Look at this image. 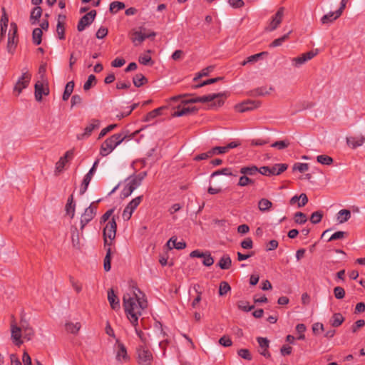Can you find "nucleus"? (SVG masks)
<instances>
[{"instance_id":"1","label":"nucleus","mask_w":365,"mask_h":365,"mask_svg":"<svg viewBox=\"0 0 365 365\" xmlns=\"http://www.w3.org/2000/svg\"><path fill=\"white\" fill-rule=\"evenodd\" d=\"M131 297L129 294H124L123 297V307L127 317L133 327L138 324V317L141 315V311L147 307V302L141 300L134 291Z\"/></svg>"},{"instance_id":"2","label":"nucleus","mask_w":365,"mask_h":365,"mask_svg":"<svg viewBox=\"0 0 365 365\" xmlns=\"http://www.w3.org/2000/svg\"><path fill=\"white\" fill-rule=\"evenodd\" d=\"M126 135L122 133H115L108 138L102 144L100 149V155L103 157L110 154L125 139Z\"/></svg>"},{"instance_id":"3","label":"nucleus","mask_w":365,"mask_h":365,"mask_svg":"<svg viewBox=\"0 0 365 365\" xmlns=\"http://www.w3.org/2000/svg\"><path fill=\"white\" fill-rule=\"evenodd\" d=\"M137 361L139 365H152L153 356L147 346L139 345L136 348Z\"/></svg>"},{"instance_id":"4","label":"nucleus","mask_w":365,"mask_h":365,"mask_svg":"<svg viewBox=\"0 0 365 365\" xmlns=\"http://www.w3.org/2000/svg\"><path fill=\"white\" fill-rule=\"evenodd\" d=\"M99 202H101V200H98L96 202H91L82 214L81 217V230H83L84 227L95 217L97 212V206L96 204Z\"/></svg>"},{"instance_id":"5","label":"nucleus","mask_w":365,"mask_h":365,"mask_svg":"<svg viewBox=\"0 0 365 365\" xmlns=\"http://www.w3.org/2000/svg\"><path fill=\"white\" fill-rule=\"evenodd\" d=\"M228 94L227 92L218 93H212L207 96H203L198 98V103H207L213 101L215 99L218 98L216 102H214L211 106H218L220 107L224 104V100L222 98H227Z\"/></svg>"},{"instance_id":"6","label":"nucleus","mask_w":365,"mask_h":365,"mask_svg":"<svg viewBox=\"0 0 365 365\" xmlns=\"http://www.w3.org/2000/svg\"><path fill=\"white\" fill-rule=\"evenodd\" d=\"M18 43L17 37V26L15 23L11 24V30L9 33L7 51L9 53H13Z\"/></svg>"},{"instance_id":"7","label":"nucleus","mask_w":365,"mask_h":365,"mask_svg":"<svg viewBox=\"0 0 365 365\" xmlns=\"http://www.w3.org/2000/svg\"><path fill=\"white\" fill-rule=\"evenodd\" d=\"M143 200V195L138 196L133 199L128 205L125 207L123 212V218L124 220H129L132 216L133 212L140 205Z\"/></svg>"},{"instance_id":"8","label":"nucleus","mask_w":365,"mask_h":365,"mask_svg":"<svg viewBox=\"0 0 365 365\" xmlns=\"http://www.w3.org/2000/svg\"><path fill=\"white\" fill-rule=\"evenodd\" d=\"M96 14L97 13L96 10H91V11L83 16L78 23L77 30L80 32L83 31L86 26L91 25L93 22Z\"/></svg>"},{"instance_id":"9","label":"nucleus","mask_w":365,"mask_h":365,"mask_svg":"<svg viewBox=\"0 0 365 365\" xmlns=\"http://www.w3.org/2000/svg\"><path fill=\"white\" fill-rule=\"evenodd\" d=\"M31 78V75L27 71H24L16 83L14 91H17L18 94L21 93L23 89L26 88L29 86Z\"/></svg>"},{"instance_id":"10","label":"nucleus","mask_w":365,"mask_h":365,"mask_svg":"<svg viewBox=\"0 0 365 365\" xmlns=\"http://www.w3.org/2000/svg\"><path fill=\"white\" fill-rule=\"evenodd\" d=\"M116 230V222L115 217H113L103 229V238H108L110 240H113L115 237Z\"/></svg>"},{"instance_id":"11","label":"nucleus","mask_w":365,"mask_h":365,"mask_svg":"<svg viewBox=\"0 0 365 365\" xmlns=\"http://www.w3.org/2000/svg\"><path fill=\"white\" fill-rule=\"evenodd\" d=\"M101 126V121L98 119H92L90 123L85 128L84 132L77 135L78 140H83L88 138L94 130L98 129Z\"/></svg>"},{"instance_id":"12","label":"nucleus","mask_w":365,"mask_h":365,"mask_svg":"<svg viewBox=\"0 0 365 365\" xmlns=\"http://www.w3.org/2000/svg\"><path fill=\"white\" fill-rule=\"evenodd\" d=\"M98 160H96L92 166V168L90 169L88 173L84 176V178L83 180L82 184L80 187V195H83L88 187V185L92 179V177L96 172V167L98 164Z\"/></svg>"},{"instance_id":"13","label":"nucleus","mask_w":365,"mask_h":365,"mask_svg":"<svg viewBox=\"0 0 365 365\" xmlns=\"http://www.w3.org/2000/svg\"><path fill=\"white\" fill-rule=\"evenodd\" d=\"M317 54V51H310L309 52L302 53L301 56L294 58L292 59V65L295 67H299L306 63L307 61L311 60Z\"/></svg>"},{"instance_id":"14","label":"nucleus","mask_w":365,"mask_h":365,"mask_svg":"<svg viewBox=\"0 0 365 365\" xmlns=\"http://www.w3.org/2000/svg\"><path fill=\"white\" fill-rule=\"evenodd\" d=\"M284 7H280L278 9L277 13L272 17V19L270 21L269 26L266 29L267 31H272L275 30L277 28V26L281 24L284 16Z\"/></svg>"},{"instance_id":"15","label":"nucleus","mask_w":365,"mask_h":365,"mask_svg":"<svg viewBox=\"0 0 365 365\" xmlns=\"http://www.w3.org/2000/svg\"><path fill=\"white\" fill-rule=\"evenodd\" d=\"M19 328H21V332L24 339L28 341L32 339L34 336V330L26 321L21 320Z\"/></svg>"},{"instance_id":"16","label":"nucleus","mask_w":365,"mask_h":365,"mask_svg":"<svg viewBox=\"0 0 365 365\" xmlns=\"http://www.w3.org/2000/svg\"><path fill=\"white\" fill-rule=\"evenodd\" d=\"M347 145L352 149L361 146L365 142V137L363 135L351 136L346 138Z\"/></svg>"},{"instance_id":"17","label":"nucleus","mask_w":365,"mask_h":365,"mask_svg":"<svg viewBox=\"0 0 365 365\" xmlns=\"http://www.w3.org/2000/svg\"><path fill=\"white\" fill-rule=\"evenodd\" d=\"M11 331L13 341L16 345L20 346L23 343L21 340V336H23V333L21 332V328H19V327H17L15 324H11Z\"/></svg>"},{"instance_id":"18","label":"nucleus","mask_w":365,"mask_h":365,"mask_svg":"<svg viewBox=\"0 0 365 365\" xmlns=\"http://www.w3.org/2000/svg\"><path fill=\"white\" fill-rule=\"evenodd\" d=\"M108 300L113 309L118 310L120 309V306L119 299L115 294L113 289H110L108 291Z\"/></svg>"},{"instance_id":"19","label":"nucleus","mask_w":365,"mask_h":365,"mask_svg":"<svg viewBox=\"0 0 365 365\" xmlns=\"http://www.w3.org/2000/svg\"><path fill=\"white\" fill-rule=\"evenodd\" d=\"M257 341L262 349V351L259 352L261 355L264 356L266 358H269L271 356L270 353L268 351L267 349L269 348V341L267 338L264 337H257Z\"/></svg>"},{"instance_id":"20","label":"nucleus","mask_w":365,"mask_h":365,"mask_svg":"<svg viewBox=\"0 0 365 365\" xmlns=\"http://www.w3.org/2000/svg\"><path fill=\"white\" fill-rule=\"evenodd\" d=\"M167 246L169 250L175 248L177 250H182L186 247V242L185 241L177 242L176 237H172L167 242Z\"/></svg>"},{"instance_id":"21","label":"nucleus","mask_w":365,"mask_h":365,"mask_svg":"<svg viewBox=\"0 0 365 365\" xmlns=\"http://www.w3.org/2000/svg\"><path fill=\"white\" fill-rule=\"evenodd\" d=\"M128 359V356L125 345L117 340L116 359L120 361L121 359L127 360Z\"/></svg>"},{"instance_id":"22","label":"nucleus","mask_w":365,"mask_h":365,"mask_svg":"<svg viewBox=\"0 0 365 365\" xmlns=\"http://www.w3.org/2000/svg\"><path fill=\"white\" fill-rule=\"evenodd\" d=\"M42 15V9L40 6L34 7L30 15V21L32 25L36 24Z\"/></svg>"},{"instance_id":"23","label":"nucleus","mask_w":365,"mask_h":365,"mask_svg":"<svg viewBox=\"0 0 365 365\" xmlns=\"http://www.w3.org/2000/svg\"><path fill=\"white\" fill-rule=\"evenodd\" d=\"M288 168L287 164L285 163H279L275 164L274 165L269 167L270 170V176L271 175H279L283 172H284Z\"/></svg>"},{"instance_id":"24","label":"nucleus","mask_w":365,"mask_h":365,"mask_svg":"<svg viewBox=\"0 0 365 365\" xmlns=\"http://www.w3.org/2000/svg\"><path fill=\"white\" fill-rule=\"evenodd\" d=\"M344 320L345 318L341 313H334L329 319V323L333 327H339Z\"/></svg>"},{"instance_id":"25","label":"nucleus","mask_w":365,"mask_h":365,"mask_svg":"<svg viewBox=\"0 0 365 365\" xmlns=\"http://www.w3.org/2000/svg\"><path fill=\"white\" fill-rule=\"evenodd\" d=\"M259 172L258 168L256 165L244 166L240 170V173L247 176H254Z\"/></svg>"},{"instance_id":"26","label":"nucleus","mask_w":365,"mask_h":365,"mask_svg":"<svg viewBox=\"0 0 365 365\" xmlns=\"http://www.w3.org/2000/svg\"><path fill=\"white\" fill-rule=\"evenodd\" d=\"M232 265V259L228 255H224L217 263V266L222 269H228Z\"/></svg>"},{"instance_id":"27","label":"nucleus","mask_w":365,"mask_h":365,"mask_svg":"<svg viewBox=\"0 0 365 365\" xmlns=\"http://www.w3.org/2000/svg\"><path fill=\"white\" fill-rule=\"evenodd\" d=\"M272 206V202L266 198H262L258 202V208L261 212H267Z\"/></svg>"},{"instance_id":"28","label":"nucleus","mask_w":365,"mask_h":365,"mask_svg":"<svg viewBox=\"0 0 365 365\" xmlns=\"http://www.w3.org/2000/svg\"><path fill=\"white\" fill-rule=\"evenodd\" d=\"M74 88V82L73 81H69L66 83L64 89V92L62 96L63 101H66L68 100Z\"/></svg>"},{"instance_id":"29","label":"nucleus","mask_w":365,"mask_h":365,"mask_svg":"<svg viewBox=\"0 0 365 365\" xmlns=\"http://www.w3.org/2000/svg\"><path fill=\"white\" fill-rule=\"evenodd\" d=\"M220 175H227V176H235V177L237 176V173H235L232 172V168H224L222 169L217 170L213 172L211 175V177L212 178V177Z\"/></svg>"},{"instance_id":"30","label":"nucleus","mask_w":365,"mask_h":365,"mask_svg":"<svg viewBox=\"0 0 365 365\" xmlns=\"http://www.w3.org/2000/svg\"><path fill=\"white\" fill-rule=\"evenodd\" d=\"M351 217V212L349 210H341L337 213V220L339 223H344L348 221Z\"/></svg>"},{"instance_id":"31","label":"nucleus","mask_w":365,"mask_h":365,"mask_svg":"<svg viewBox=\"0 0 365 365\" xmlns=\"http://www.w3.org/2000/svg\"><path fill=\"white\" fill-rule=\"evenodd\" d=\"M42 30L40 28H36L32 32V41L35 45L41 44L42 41Z\"/></svg>"},{"instance_id":"32","label":"nucleus","mask_w":365,"mask_h":365,"mask_svg":"<svg viewBox=\"0 0 365 365\" xmlns=\"http://www.w3.org/2000/svg\"><path fill=\"white\" fill-rule=\"evenodd\" d=\"M34 88H35V92H34L35 98L38 102H40L42 100L43 85L41 82L38 81L36 83Z\"/></svg>"},{"instance_id":"33","label":"nucleus","mask_w":365,"mask_h":365,"mask_svg":"<svg viewBox=\"0 0 365 365\" xmlns=\"http://www.w3.org/2000/svg\"><path fill=\"white\" fill-rule=\"evenodd\" d=\"M111 248L108 247L106 249V255L103 260V268L106 272H108L110 270L111 265Z\"/></svg>"},{"instance_id":"34","label":"nucleus","mask_w":365,"mask_h":365,"mask_svg":"<svg viewBox=\"0 0 365 365\" xmlns=\"http://www.w3.org/2000/svg\"><path fill=\"white\" fill-rule=\"evenodd\" d=\"M267 52H261L259 53L252 55V56L247 57L245 61H243L241 63V65L245 66L246 64H247L249 63H252L257 62L262 56L267 55Z\"/></svg>"},{"instance_id":"35","label":"nucleus","mask_w":365,"mask_h":365,"mask_svg":"<svg viewBox=\"0 0 365 365\" xmlns=\"http://www.w3.org/2000/svg\"><path fill=\"white\" fill-rule=\"evenodd\" d=\"M133 82L135 87L139 88L147 83L148 79L143 74L138 73L133 78Z\"/></svg>"},{"instance_id":"36","label":"nucleus","mask_w":365,"mask_h":365,"mask_svg":"<svg viewBox=\"0 0 365 365\" xmlns=\"http://www.w3.org/2000/svg\"><path fill=\"white\" fill-rule=\"evenodd\" d=\"M269 93V92L267 91L266 87H259L250 92V95L252 97L264 96Z\"/></svg>"},{"instance_id":"37","label":"nucleus","mask_w":365,"mask_h":365,"mask_svg":"<svg viewBox=\"0 0 365 365\" xmlns=\"http://www.w3.org/2000/svg\"><path fill=\"white\" fill-rule=\"evenodd\" d=\"M145 40L144 34L141 31H135L133 33L132 41L135 46L140 45Z\"/></svg>"},{"instance_id":"38","label":"nucleus","mask_w":365,"mask_h":365,"mask_svg":"<svg viewBox=\"0 0 365 365\" xmlns=\"http://www.w3.org/2000/svg\"><path fill=\"white\" fill-rule=\"evenodd\" d=\"M125 7L123 2L121 1H113L110 4L109 11L110 13L116 14L119 10L123 9Z\"/></svg>"},{"instance_id":"39","label":"nucleus","mask_w":365,"mask_h":365,"mask_svg":"<svg viewBox=\"0 0 365 365\" xmlns=\"http://www.w3.org/2000/svg\"><path fill=\"white\" fill-rule=\"evenodd\" d=\"M290 145V141L288 139H284L283 140H278L273 143L271 145V147L277 148L279 150H284L287 148Z\"/></svg>"},{"instance_id":"40","label":"nucleus","mask_w":365,"mask_h":365,"mask_svg":"<svg viewBox=\"0 0 365 365\" xmlns=\"http://www.w3.org/2000/svg\"><path fill=\"white\" fill-rule=\"evenodd\" d=\"M97 83V79L93 74L88 76L87 81L84 83L83 89L84 91H88L91 87L94 86Z\"/></svg>"},{"instance_id":"41","label":"nucleus","mask_w":365,"mask_h":365,"mask_svg":"<svg viewBox=\"0 0 365 365\" xmlns=\"http://www.w3.org/2000/svg\"><path fill=\"white\" fill-rule=\"evenodd\" d=\"M81 329V324L79 322H76V324L68 322L66 324V329L68 332L71 334H77L79 329Z\"/></svg>"},{"instance_id":"42","label":"nucleus","mask_w":365,"mask_h":365,"mask_svg":"<svg viewBox=\"0 0 365 365\" xmlns=\"http://www.w3.org/2000/svg\"><path fill=\"white\" fill-rule=\"evenodd\" d=\"M163 108H164V107H160V108H158L154 109L152 111L149 112L145 118V121H150L151 120L154 119L155 117L160 115L161 114Z\"/></svg>"},{"instance_id":"43","label":"nucleus","mask_w":365,"mask_h":365,"mask_svg":"<svg viewBox=\"0 0 365 365\" xmlns=\"http://www.w3.org/2000/svg\"><path fill=\"white\" fill-rule=\"evenodd\" d=\"M338 17H336V11L335 12H329L327 14H325L321 19V21L323 24H329L333 22Z\"/></svg>"},{"instance_id":"44","label":"nucleus","mask_w":365,"mask_h":365,"mask_svg":"<svg viewBox=\"0 0 365 365\" xmlns=\"http://www.w3.org/2000/svg\"><path fill=\"white\" fill-rule=\"evenodd\" d=\"M248 104H253L252 101H247L236 106V109L240 113H244L252 110V106H248Z\"/></svg>"},{"instance_id":"45","label":"nucleus","mask_w":365,"mask_h":365,"mask_svg":"<svg viewBox=\"0 0 365 365\" xmlns=\"http://www.w3.org/2000/svg\"><path fill=\"white\" fill-rule=\"evenodd\" d=\"M348 236V233L344 231H337L331 235L328 239L327 242H331L336 240H342Z\"/></svg>"},{"instance_id":"46","label":"nucleus","mask_w":365,"mask_h":365,"mask_svg":"<svg viewBox=\"0 0 365 365\" xmlns=\"http://www.w3.org/2000/svg\"><path fill=\"white\" fill-rule=\"evenodd\" d=\"M231 290V287L228 282L222 281L220 283L219 287V295L224 296Z\"/></svg>"},{"instance_id":"47","label":"nucleus","mask_w":365,"mask_h":365,"mask_svg":"<svg viewBox=\"0 0 365 365\" xmlns=\"http://www.w3.org/2000/svg\"><path fill=\"white\" fill-rule=\"evenodd\" d=\"M317 160L319 163L325 165H329L333 163V158L327 155H320L317 157Z\"/></svg>"},{"instance_id":"48","label":"nucleus","mask_w":365,"mask_h":365,"mask_svg":"<svg viewBox=\"0 0 365 365\" xmlns=\"http://www.w3.org/2000/svg\"><path fill=\"white\" fill-rule=\"evenodd\" d=\"M294 220L295 223L302 225L307 221V217L304 213L302 212H297L294 214Z\"/></svg>"},{"instance_id":"49","label":"nucleus","mask_w":365,"mask_h":365,"mask_svg":"<svg viewBox=\"0 0 365 365\" xmlns=\"http://www.w3.org/2000/svg\"><path fill=\"white\" fill-rule=\"evenodd\" d=\"M222 78H223L222 77H217V78H210V79H207L206 81H202L200 83H198V84L194 86L193 88L197 89V88L203 87V86H207V85H210V84H212V83H217V82L221 81Z\"/></svg>"},{"instance_id":"50","label":"nucleus","mask_w":365,"mask_h":365,"mask_svg":"<svg viewBox=\"0 0 365 365\" xmlns=\"http://www.w3.org/2000/svg\"><path fill=\"white\" fill-rule=\"evenodd\" d=\"M291 31H289L287 34L283 35L282 37L278 38L275 40H274L269 45V47H277L280 46L283 42H284L288 38L290 34Z\"/></svg>"},{"instance_id":"51","label":"nucleus","mask_w":365,"mask_h":365,"mask_svg":"<svg viewBox=\"0 0 365 365\" xmlns=\"http://www.w3.org/2000/svg\"><path fill=\"white\" fill-rule=\"evenodd\" d=\"M255 180L250 178L248 176L243 175L239 179L237 185L240 187H245L250 184H254Z\"/></svg>"},{"instance_id":"52","label":"nucleus","mask_w":365,"mask_h":365,"mask_svg":"<svg viewBox=\"0 0 365 365\" xmlns=\"http://www.w3.org/2000/svg\"><path fill=\"white\" fill-rule=\"evenodd\" d=\"M214 69V66H210L207 68H203L200 72H199L196 76L193 78L194 81H197L198 79L203 76H207L209 75V73L212 71Z\"/></svg>"},{"instance_id":"53","label":"nucleus","mask_w":365,"mask_h":365,"mask_svg":"<svg viewBox=\"0 0 365 365\" xmlns=\"http://www.w3.org/2000/svg\"><path fill=\"white\" fill-rule=\"evenodd\" d=\"M323 217V212L322 211H316L314 212L310 217V221L313 224H318L321 222Z\"/></svg>"},{"instance_id":"54","label":"nucleus","mask_w":365,"mask_h":365,"mask_svg":"<svg viewBox=\"0 0 365 365\" xmlns=\"http://www.w3.org/2000/svg\"><path fill=\"white\" fill-rule=\"evenodd\" d=\"M237 354L240 357L247 360L251 361L252 359V354L249 349H240L237 351Z\"/></svg>"},{"instance_id":"55","label":"nucleus","mask_w":365,"mask_h":365,"mask_svg":"<svg viewBox=\"0 0 365 365\" xmlns=\"http://www.w3.org/2000/svg\"><path fill=\"white\" fill-rule=\"evenodd\" d=\"M58 37L61 40L65 39V26L63 22H58L56 26Z\"/></svg>"},{"instance_id":"56","label":"nucleus","mask_w":365,"mask_h":365,"mask_svg":"<svg viewBox=\"0 0 365 365\" xmlns=\"http://www.w3.org/2000/svg\"><path fill=\"white\" fill-rule=\"evenodd\" d=\"M202 258H203L202 264L206 267H210L214 263V259L210 252H205Z\"/></svg>"},{"instance_id":"57","label":"nucleus","mask_w":365,"mask_h":365,"mask_svg":"<svg viewBox=\"0 0 365 365\" xmlns=\"http://www.w3.org/2000/svg\"><path fill=\"white\" fill-rule=\"evenodd\" d=\"M134 190H134L133 187H132V185H130L128 182L126 184V185L124 187V188L123 189V190L121 191L120 197L122 198H126L128 196H130Z\"/></svg>"},{"instance_id":"58","label":"nucleus","mask_w":365,"mask_h":365,"mask_svg":"<svg viewBox=\"0 0 365 365\" xmlns=\"http://www.w3.org/2000/svg\"><path fill=\"white\" fill-rule=\"evenodd\" d=\"M67 162L68 160L63 158V156L60 158L59 160L56 163L55 172L56 174H58L63 170V168Z\"/></svg>"},{"instance_id":"59","label":"nucleus","mask_w":365,"mask_h":365,"mask_svg":"<svg viewBox=\"0 0 365 365\" xmlns=\"http://www.w3.org/2000/svg\"><path fill=\"white\" fill-rule=\"evenodd\" d=\"M293 170H298L300 173H304L309 169V165L307 163H297L293 165Z\"/></svg>"},{"instance_id":"60","label":"nucleus","mask_w":365,"mask_h":365,"mask_svg":"<svg viewBox=\"0 0 365 365\" xmlns=\"http://www.w3.org/2000/svg\"><path fill=\"white\" fill-rule=\"evenodd\" d=\"M334 294L337 299H341L345 296V290L341 287H336L334 289Z\"/></svg>"},{"instance_id":"61","label":"nucleus","mask_w":365,"mask_h":365,"mask_svg":"<svg viewBox=\"0 0 365 365\" xmlns=\"http://www.w3.org/2000/svg\"><path fill=\"white\" fill-rule=\"evenodd\" d=\"M364 325L365 321L364 319H359L352 324L351 330L353 333H356L359 329L362 328Z\"/></svg>"},{"instance_id":"62","label":"nucleus","mask_w":365,"mask_h":365,"mask_svg":"<svg viewBox=\"0 0 365 365\" xmlns=\"http://www.w3.org/2000/svg\"><path fill=\"white\" fill-rule=\"evenodd\" d=\"M227 153L225 146H216L210 150V154L212 155L223 154Z\"/></svg>"},{"instance_id":"63","label":"nucleus","mask_w":365,"mask_h":365,"mask_svg":"<svg viewBox=\"0 0 365 365\" xmlns=\"http://www.w3.org/2000/svg\"><path fill=\"white\" fill-rule=\"evenodd\" d=\"M117 127V124H111L107 126L106 128L101 130V133L98 135V139H101L104 137L108 133L113 130L115 128Z\"/></svg>"},{"instance_id":"64","label":"nucleus","mask_w":365,"mask_h":365,"mask_svg":"<svg viewBox=\"0 0 365 365\" xmlns=\"http://www.w3.org/2000/svg\"><path fill=\"white\" fill-rule=\"evenodd\" d=\"M219 344L223 346L228 347L232 346V341L228 336H223L219 339Z\"/></svg>"}]
</instances>
